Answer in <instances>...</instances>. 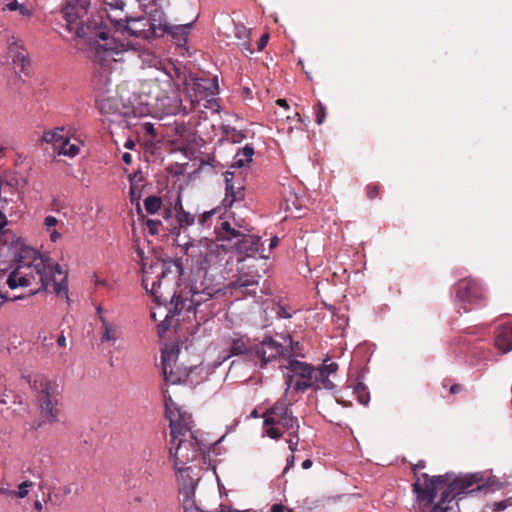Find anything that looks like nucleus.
I'll return each mask as SVG.
<instances>
[{
	"mask_svg": "<svg viewBox=\"0 0 512 512\" xmlns=\"http://www.w3.org/2000/svg\"><path fill=\"white\" fill-rule=\"evenodd\" d=\"M96 313L98 315V318L99 320L102 322V318H106L105 315H104V309L102 308V306H97L96 307Z\"/></svg>",
	"mask_w": 512,
	"mask_h": 512,
	"instance_id": "obj_55",
	"label": "nucleus"
},
{
	"mask_svg": "<svg viewBox=\"0 0 512 512\" xmlns=\"http://www.w3.org/2000/svg\"><path fill=\"white\" fill-rule=\"evenodd\" d=\"M424 467H425V463H424V461H419V462L415 465V467H414V472L416 473V470H417V469H423Z\"/></svg>",
	"mask_w": 512,
	"mask_h": 512,
	"instance_id": "obj_63",
	"label": "nucleus"
},
{
	"mask_svg": "<svg viewBox=\"0 0 512 512\" xmlns=\"http://www.w3.org/2000/svg\"><path fill=\"white\" fill-rule=\"evenodd\" d=\"M293 512L292 509L285 508L282 504H274L271 507V512Z\"/></svg>",
	"mask_w": 512,
	"mask_h": 512,
	"instance_id": "obj_49",
	"label": "nucleus"
},
{
	"mask_svg": "<svg viewBox=\"0 0 512 512\" xmlns=\"http://www.w3.org/2000/svg\"><path fill=\"white\" fill-rule=\"evenodd\" d=\"M60 236H61V235H60V233H58V231L53 230V231H51V233H50V240H51L52 242H56V241L60 238Z\"/></svg>",
	"mask_w": 512,
	"mask_h": 512,
	"instance_id": "obj_56",
	"label": "nucleus"
},
{
	"mask_svg": "<svg viewBox=\"0 0 512 512\" xmlns=\"http://www.w3.org/2000/svg\"><path fill=\"white\" fill-rule=\"evenodd\" d=\"M217 240L227 242L228 249H234L247 257L255 255L261 246V238L255 235L244 234L231 227L228 221H222L215 228Z\"/></svg>",
	"mask_w": 512,
	"mask_h": 512,
	"instance_id": "obj_11",
	"label": "nucleus"
},
{
	"mask_svg": "<svg viewBox=\"0 0 512 512\" xmlns=\"http://www.w3.org/2000/svg\"><path fill=\"white\" fill-rule=\"evenodd\" d=\"M0 495L14 496V490H10L8 488L1 487Z\"/></svg>",
	"mask_w": 512,
	"mask_h": 512,
	"instance_id": "obj_53",
	"label": "nucleus"
},
{
	"mask_svg": "<svg viewBox=\"0 0 512 512\" xmlns=\"http://www.w3.org/2000/svg\"><path fill=\"white\" fill-rule=\"evenodd\" d=\"M448 475H440L430 477L426 473L417 475L414 483V491L417 494V498L420 502L422 512H426L432 507L433 500L438 491L443 492L447 485L452 482Z\"/></svg>",
	"mask_w": 512,
	"mask_h": 512,
	"instance_id": "obj_12",
	"label": "nucleus"
},
{
	"mask_svg": "<svg viewBox=\"0 0 512 512\" xmlns=\"http://www.w3.org/2000/svg\"><path fill=\"white\" fill-rule=\"evenodd\" d=\"M8 53L13 64L23 61V59L28 56L27 51L18 41H13L9 44Z\"/></svg>",
	"mask_w": 512,
	"mask_h": 512,
	"instance_id": "obj_27",
	"label": "nucleus"
},
{
	"mask_svg": "<svg viewBox=\"0 0 512 512\" xmlns=\"http://www.w3.org/2000/svg\"><path fill=\"white\" fill-rule=\"evenodd\" d=\"M143 185H137L136 183H134L132 181L131 185H130V199H131V202H138V200L140 199V192H139V189L140 187H142ZM137 205L139 206V203H137Z\"/></svg>",
	"mask_w": 512,
	"mask_h": 512,
	"instance_id": "obj_39",
	"label": "nucleus"
},
{
	"mask_svg": "<svg viewBox=\"0 0 512 512\" xmlns=\"http://www.w3.org/2000/svg\"><path fill=\"white\" fill-rule=\"evenodd\" d=\"M166 417L169 420V458L177 472H182L189 462L200 454L201 447L192 431L191 416L182 413L171 399H166Z\"/></svg>",
	"mask_w": 512,
	"mask_h": 512,
	"instance_id": "obj_3",
	"label": "nucleus"
},
{
	"mask_svg": "<svg viewBox=\"0 0 512 512\" xmlns=\"http://www.w3.org/2000/svg\"><path fill=\"white\" fill-rule=\"evenodd\" d=\"M122 160L124 163L126 164H131L132 163V156L130 153L126 152L122 155Z\"/></svg>",
	"mask_w": 512,
	"mask_h": 512,
	"instance_id": "obj_54",
	"label": "nucleus"
},
{
	"mask_svg": "<svg viewBox=\"0 0 512 512\" xmlns=\"http://www.w3.org/2000/svg\"><path fill=\"white\" fill-rule=\"evenodd\" d=\"M353 394L357 397L358 401L363 404L367 405L370 400V393L368 391V388L365 384L362 382H358L353 386Z\"/></svg>",
	"mask_w": 512,
	"mask_h": 512,
	"instance_id": "obj_30",
	"label": "nucleus"
},
{
	"mask_svg": "<svg viewBox=\"0 0 512 512\" xmlns=\"http://www.w3.org/2000/svg\"><path fill=\"white\" fill-rule=\"evenodd\" d=\"M24 379L34 392L42 415L50 421H55L58 416L57 405L60 400V390L57 381L41 373H30L24 376Z\"/></svg>",
	"mask_w": 512,
	"mask_h": 512,
	"instance_id": "obj_7",
	"label": "nucleus"
},
{
	"mask_svg": "<svg viewBox=\"0 0 512 512\" xmlns=\"http://www.w3.org/2000/svg\"><path fill=\"white\" fill-rule=\"evenodd\" d=\"M463 390V387L460 385V384H453L451 387H450V393L451 394H456V393H459Z\"/></svg>",
	"mask_w": 512,
	"mask_h": 512,
	"instance_id": "obj_52",
	"label": "nucleus"
},
{
	"mask_svg": "<svg viewBox=\"0 0 512 512\" xmlns=\"http://www.w3.org/2000/svg\"><path fill=\"white\" fill-rule=\"evenodd\" d=\"M2 181H3V189L2 191H6L7 189L9 190H12V189H15V187L17 186V180L12 178L10 180H5V179H2L0 178Z\"/></svg>",
	"mask_w": 512,
	"mask_h": 512,
	"instance_id": "obj_45",
	"label": "nucleus"
},
{
	"mask_svg": "<svg viewBox=\"0 0 512 512\" xmlns=\"http://www.w3.org/2000/svg\"><path fill=\"white\" fill-rule=\"evenodd\" d=\"M263 435L273 440H279L284 433L288 434L289 450L295 452L298 447L299 423L293 415L286 397L277 400L273 406L263 413Z\"/></svg>",
	"mask_w": 512,
	"mask_h": 512,
	"instance_id": "obj_4",
	"label": "nucleus"
},
{
	"mask_svg": "<svg viewBox=\"0 0 512 512\" xmlns=\"http://www.w3.org/2000/svg\"><path fill=\"white\" fill-rule=\"evenodd\" d=\"M93 279H94V284L96 286L98 285H106V283H104L100 278L99 276H97L96 274L93 275Z\"/></svg>",
	"mask_w": 512,
	"mask_h": 512,
	"instance_id": "obj_61",
	"label": "nucleus"
},
{
	"mask_svg": "<svg viewBox=\"0 0 512 512\" xmlns=\"http://www.w3.org/2000/svg\"><path fill=\"white\" fill-rule=\"evenodd\" d=\"M192 24L178 25V26H168L165 25L163 31L169 32L177 41L186 43L187 35L189 30L191 29Z\"/></svg>",
	"mask_w": 512,
	"mask_h": 512,
	"instance_id": "obj_25",
	"label": "nucleus"
},
{
	"mask_svg": "<svg viewBox=\"0 0 512 512\" xmlns=\"http://www.w3.org/2000/svg\"><path fill=\"white\" fill-rule=\"evenodd\" d=\"M177 221L179 224V229L181 230L191 226L195 222V218L192 214L181 208L179 211H177Z\"/></svg>",
	"mask_w": 512,
	"mask_h": 512,
	"instance_id": "obj_32",
	"label": "nucleus"
},
{
	"mask_svg": "<svg viewBox=\"0 0 512 512\" xmlns=\"http://www.w3.org/2000/svg\"><path fill=\"white\" fill-rule=\"evenodd\" d=\"M210 291L211 290H205V289H202V290H189V294H190V297H191V302L194 305H198L200 303V299H198V297H200L201 295H205V296H207V299H211L215 295V293H211Z\"/></svg>",
	"mask_w": 512,
	"mask_h": 512,
	"instance_id": "obj_33",
	"label": "nucleus"
},
{
	"mask_svg": "<svg viewBox=\"0 0 512 512\" xmlns=\"http://www.w3.org/2000/svg\"><path fill=\"white\" fill-rule=\"evenodd\" d=\"M187 90L192 99V102H199L200 100L208 97H213L218 93V83L216 79L209 78H195L191 82L186 83Z\"/></svg>",
	"mask_w": 512,
	"mask_h": 512,
	"instance_id": "obj_15",
	"label": "nucleus"
},
{
	"mask_svg": "<svg viewBox=\"0 0 512 512\" xmlns=\"http://www.w3.org/2000/svg\"><path fill=\"white\" fill-rule=\"evenodd\" d=\"M125 148L127 149H133L135 147V143L133 140H128L126 143H125Z\"/></svg>",
	"mask_w": 512,
	"mask_h": 512,
	"instance_id": "obj_62",
	"label": "nucleus"
},
{
	"mask_svg": "<svg viewBox=\"0 0 512 512\" xmlns=\"http://www.w3.org/2000/svg\"><path fill=\"white\" fill-rule=\"evenodd\" d=\"M313 462L310 459H306L302 462L303 469H309L312 466Z\"/></svg>",
	"mask_w": 512,
	"mask_h": 512,
	"instance_id": "obj_58",
	"label": "nucleus"
},
{
	"mask_svg": "<svg viewBox=\"0 0 512 512\" xmlns=\"http://www.w3.org/2000/svg\"><path fill=\"white\" fill-rule=\"evenodd\" d=\"M254 149L250 145H246L242 150L238 151L234 158L233 167L242 168L252 161Z\"/></svg>",
	"mask_w": 512,
	"mask_h": 512,
	"instance_id": "obj_26",
	"label": "nucleus"
},
{
	"mask_svg": "<svg viewBox=\"0 0 512 512\" xmlns=\"http://www.w3.org/2000/svg\"><path fill=\"white\" fill-rule=\"evenodd\" d=\"M129 179H130V184L132 183V180H133V182L136 183L137 185H143L142 184L143 177H142L141 173H134L129 176Z\"/></svg>",
	"mask_w": 512,
	"mask_h": 512,
	"instance_id": "obj_48",
	"label": "nucleus"
},
{
	"mask_svg": "<svg viewBox=\"0 0 512 512\" xmlns=\"http://www.w3.org/2000/svg\"><path fill=\"white\" fill-rule=\"evenodd\" d=\"M143 130L145 134L150 135L153 138H155L157 135L156 129L152 123H144Z\"/></svg>",
	"mask_w": 512,
	"mask_h": 512,
	"instance_id": "obj_44",
	"label": "nucleus"
},
{
	"mask_svg": "<svg viewBox=\"0 0 512 512\" xmlns=\"http://www.w3.org/2000/svg\"><path fill=\"white\" fill-rule=\"evenodd\" d=\"M486 486V480L481 473L466 474L453 478L443 490L440 500L426 512H460L459 500L462 495L480 491Z\"/></svg>",
	"mask_w": 512,
	"mask_h": 512,
	"instance_id": "obj_5",
	"label": "nucleus"
},
{
	"mask_svg": "<svg viewBox=\"0 0 512 512\" xmlns=\"http://www.w3.org/2000/svg\"><path fill=\"white\" fill-rule=\"evenodd\" d=\"M57 152L59 155L75 157L79 153V146L70 142V138L62 141L57 146Z\"/></svg>",
	"mask_w": 512,
	"mask_h": 512,
	"instance_id": "obj_29",
	"label": "nucleus"
},
{
	"mask_svg": "<svg viewBox=\"0 0 512 512\" xmlns=\"http://www.w3.org/2000/svg\"><path fill=\"white\" fill-rule=\"evenodd\" d=\"M268 40H269V34H263L259 41H258V50L261 51L263 50L266 46H267V43H268Z\"/></svg>",
	"mask_w": 512,
	"mask_h": 512,
	"instance_id": "obj_47",
	"label": "nucleus"
},
{
	"mask_svg": "<svg viewBox=\"0 0 512 512\" xmlns=\"http://www.w3.org/2000/svg\"><path fill=\"white\" fill-rule=\"evenodd\" d=\"M216 213V210H209V211H205L203 212L199 217H198V224L202 227H205V226H210V222H211V218L213 217V215Z\"/></svg>",
	"mask_w": 512,
	"mask_h": 512,
	"instance_id": "obj_37",
	"label": "nucleus"
},
{
	"mask_svg": "<svg viewBox=\"0 0 512 512\" xmlns=\"http://www.w3.org/2000/svg\"><path fill=\"white\" fill-rule=\"evenodd\" d=\"M89 4V0H72L62 9V14L69 31H74L77 37L88 38L92 42V84L99 92L100 112L108 114L117 109V102L108 97L105 98L104 95L110 91L113 63L120 60L119 56L126 51L127 45L117 41L114 35H110L109 28L102 21L100 23L95 20L88 23L83 21Z\"/></svg>",
	"mask_w": 512,
	"mask_h": 512,
	"instance_id": "obj_1",
	"label": "nucleus"
},
{
	"mask_svg": "<svg viewBox=\"0 0 512 512\" xmlns=\"http://www.w3.org/2000/svg\"><path fill=\"white\" fill-rule=\"evenodd\" d=\"M456 299L459 308L465 312L470 311L480 303L478 290H457Z\"/></svg>",
	"mask_w": 512,
	"mask_h": 512,
	"instance_id": "obj_22",
	"label": "nucleus"
},
{
	"mask_svg": "<svg viewBox=\"0 0 512 512\" xmlns=\"http://www.w3.org/2000/svg\"><path fill=\"white\" fill-rule=\"evenodd\" d=\"M225 184L226 193L223 199V205L226 208H231L235 203L242 202L244 200V187L241 185H235V183L233 182V173L226 172Z\"/></svg>",
	"mask_w": 512,
	"mask_h": 512,
	"instance_id": "obj_18",
	"label": "nucleus"
},
{
	"mask_svg": "<svg viewBox=\"0 0 512 512\" xmlns=\"http://www.w3.org/2000/svg\"><path fill=\"white\" fill-rule=\"evenodd\" d=\"M495 347L502 353L512 350V321L498 325L495 331Z\"/></svg>",
	"mask_w": 512,
	"mask_h": 512,
	"instance_id": "obj_19",
	"label": "nucleus"
},
{
	"mask_svg": "<svg viewBox=\"0 0 512 512\" xmlns=\"http://www.w3.org/2000/svg\"><path fill=\"white\" fill-rule=\"evenodd\" d=\"M16 268L7 278L8 288L30 286L31 279L26 270H34L40 277L41 288H67L68 271L48 256L42 255L31 247H22L15 256Z\"/></svg>",
	"mask_w": 512,
	"mask_h": 512,
	"instance_id": "obj_2",
	"label": "nucleus"
},
{
	"mask_svg": "<svg viewBox=\"0 0 512 512\" xmlns=\"http://www.w3.org/2000/svg\"><path fill=\"white\" fill-rule=\"evenodd\" d=\"M57 344L60 346V347H65L66 346V338L63 334H61L58 338H57Z\"/></svg>",
	"mask_w": 512,
	"mask_h": 512,
	"instance_id": "obj_57",
	"label": "nucleus"
},
{
	"mask_svg": "<svg viewBox=\"0 0 512 512\" xmlns=\"http://www.w3.org/2000/svg\"><path fill=\"white\" fill-rule=\"evenodd\" d=\"M146 225L151 234H157L159 232V226L161 225V222L158 220L149 219L147 220Z\"/></svg>",
	"mask_w": 512,
	"mask_h": 512,
	"instance_id": "obj_42",
	"label": "nucleus"
},
{
	"mask_svg": "<svg viewBox=\"0 0 512 512\" xmlns=\"http://www.w3.org/2000/svg\"><path fill=\"white\" fill-rule=\"evenodd\" d=\"M144 207L147 213L149 214H155L157 213L161 207H162V200L159 196H148L144 200Z\"/></svg>",
	"mask_w": 512,
	"mask_h": 512,
	"instance_id": "obj_31",
	"label": "nucleus"
},
{
	"mask_svg": "<svg viewBox=\"0 0 512 512\" xmlns=\"http://www.w3.org/2000/svg\"><path fill=\"white\" fill-rule=\"evenodd\" d=\"M380 193V185L378 184H368L366 186V196L368 199H375Z\"/></svg>",
	"mask_w": 512,
	"mask_h": 512,
	"instance_id": "obj_38",
	"label": "nucleus"
},
{
	"mask_svg": "<svg viewBox=\"0 0 512 512\" xmlns=\"http://www.w3.org/2000/svg\"><path fill=\"white\" fill-rule=\"evenodd\" d=\"M478 286H480L479 280L476 278H472V277L463 278L458 282V288H461V289L476 288Z\"/></svg>",
	"mask_w": 512,
	"mask_h": 512,
	"instance_id": "obj_36",
	"label": "nucleus"
},
{
	"mask_svg": "<svg viewBox=\"0 0 512 512\" xmlns=\"http://www.w3.org/2000/svg\"><path fill=\"white\" fill-rule=\"evenodd\" d=\"M58 224V220L54 216H47L44 219V225L47 227V229H50L51 227H54Z\"/></svg>",
	"mask_w": 512,
	"mask_h": 512,
	"instance_id": "obj_46",
	"label": "nucleus"
},
{
	"mask_svg": "<svg viewBox=\"0 0 512 512\" xmlns=\"http://www.w3.org/2000/svg\"><path fill=\"white\" fill-rule=\"evenodd\" d=\"M176 241L179 246L184 247L187 261H191L192 268H196L199 272L202 271L204 273L207 272L208 268L215 263L217 258L227 249L225 245H220L208 239L194 242L188 241L183 244H180L178 239H176Z\"/></svg>",
	"mask_w": 512,
	"mask_h": 512,
	"instance_id": "obj_9",
	"label": "nucleus"
},
{
	"mask_svg": "<svg viewBox=\"0 0 512 512\" xmlns=\"http://www.w3.org/2000/svg\"><path fill=\"white\" fill-rule=\"evenodd\" d=\"M298 356H290L283 362L282 369L286 376L287 389L305 392L309 388L320 389L316 368L306 362L297 360Z\"/></svg>",
	"mask_w": 512,
	"mask_h": 512,
	"instance_id": "obj_10",
	"label": "nucleus"
},
{
	"mask_svg": "<svg viewBox=\"0 0 512 512\" xmlns=\"http://www.w3.org/2000/svg\"><path fill=\"white\" fill-rule=\"evenodd\" d=\"M7 9L10 11L19 10L21 14H26L27 9L24 5L20 4L17 0H13L10 3L7 4Z\"/></svg>",
	"mask_w": 512,
	"mask_h": 512,
	"instance_id": "obj_41",
	"label": "nucleus"
},
{
	"mask_svg": "<svg viewBox=\"0 0 512 512\" xmlns=\"http://www.w3.org/2000/svg\"><path fill=\"white\" fill-rule=\"evenodd\" d=\"M254 344L249 337L238 333L226 340L229 356H245L250 361L253 359Z\"/></svg>",
	"mask_w": 512,
	"mask_h": 512,
	"instance_id": "obj_17",
	"label": "nucleus"
},
{
	"mask_svg": "<svg viewBox=\"0 0 512 512\" xmlns=\"http://www.w3.org/2000/svg\"><path fill=\"white\" fill-rule=\"evenodd\" d=\"M183 275V266L180 259H169L163 261L161 265V274L159 282L154 281L151 288H160L163 284L165 286L174 285L177 288L181 286V276Z\"/></svg>",
	"mask_w": 512,
	"mask_h": 512,
	"instance_id": "obj_14",
	"label": "nucleus"
},
{
	"mask_svg": "<svg viewBox=\"0 0 512 512\" xmlns=\"http://www.w3.org/2000/svg\"><path fill=\"white\" fill-rule=\"evenodd\" d=\"M276 104L283 108H288V103L285 99H278L276 100Z\"/></svg>",
	"mask_w": 512,
	"mask_h": 512,
	"instance_id": "obj_59",
	"label": "nucleus"
},
{
	"mask_svg": "<svg viewBox=\"0 0 512 512\" xmlns=\"http://www.w3.org/2000/svg\"><path fill=\"white\" fill-rule=\"evenodd\" d=\"M120 337V327L115 322L109 321L107 318H102L100 342L102 344L107 343L109 345H115Z\"/></svg>",
	"mask_w": 512,
	"mask_h": 512,
	"instance_id": "obj_21",
	"label": "nucleus"
},
{
	"mask_svg": "<svg viewBox=\"0 0 512 512\" xmlns=\"http://www.w3.org/2000/svg\"><path fill=\"white\" fill-rule=\"evenodd\" d=\"M117 31H125L131 36L138 38H149L155 34V25L149 22V19L138 18L129 20L125 15L123 18V26H114Z\"/></svg>",
	"mask_w": 512,
	"mask_h": 512,
	"instance_id": "obj_16",
	"label": "nucleus"
},
{
	"mask_svg": "<svg viewBox=\"0 0 512 512\" xmlns=\"http://www.w3.org/2000/svg\"><path fill=\"white\" fill-rule=\"evenodd\" d=\"M261 276H252L249 274H244L239 278V283H230L227 288H247L248 286H258L260 285Z\"/></svg>",
	"mask_w": 512,
	"mask_h": 512,
	"instance_id": "obj_28",
	"label": "nucleus"
},
{
	"mask_svg": "<svg viewBox=\"0 0 512 512\" xmlns=\"http://www.w3.org/2000/svg\"><path fill=\"white\" fill-rule=\"evenodd\" d=\"M149 291L155 303L152 307L151 318L158 321V316L163 317V320H160L157 325V333L160 337H163L171 326V319L184 308L182 290Z\"/></svg>",
	"mask_w": 512,
	"mask_h": 512,
	"instance_id": "obj_8",
	"label": "nucleus"
},
{
	"mask_svg": "<svg viewBox=\"0 0 512 512\" xmlns=\"http://www.w3.org/2000/svg\"><path fill=\"white\" fill-rule=\"evenodd\" d=\"M180 349L178 345L165 346L162 349L161 367L164 381L168 384H179L189 376V369L177 364Z\"/></svg>",
	"mask_w": 512,
	"mask_h": 512,
	"instance_id": "obj_13",
	"label": "nucleus"
},
{
	"mask_svg": "<svg viewBox=\"0 0 512 512\" xmlns=\"http://www.w3.org/2000/svg\"><path fill=\"white\" fill-rule=\"evenodd\" d=\"M314 111H315V122L318 125H321L322 123H324L325 118H326V114H327L326 107L320 101H318L317 104L314 106Z\"/></svg>",
	"mask_w": 512,
	"mask_h": 512,
	"instance_id": "obj_34",
	"label": "nucleus"
},
{
	"mask_svg": "<svg viewBox=\"0 0 512 512\" xmlns=\"http://www.w3.org/2000/svg\"><path fill=\"white\" fill-rule=\"evenodd\" d=\"M33 486V483L29 480L22 482L18 486V491H14V496L18 498H25L29 493V488Z\"/></svg>",
	"mask_w": 512,
	"mask_h": 512,
	"instance_id": "obj_35",
	"label": "nucleus"
},
{
	"mask_svg": "<svg viewBox=\"0 0 512 512\" xmlns=\"http://www.w3.org/2000/svg\"><path fill=\"white\" fill-rule=\"evenodd\" d=\"M69 139L68 134L65 133L64 127H57L52 131H47L43 134V141L46 143H52L54 149L64 140Z\"/></svg>",
	"mask_w": 512,
	"mask_h": 512,
	"instance_id": "obj_24",
	"label": "nucleus"
},
{
	"mask_svg": "<svg viewBox=\"0 0 512 512\" xmlns=\"http://www.w3.org/2000/svg\"><path fill=\"white\" fill-rule=\"evenodd\" d=\"M282 342L265 337L260 343L254 344L253 359L256 365L263 368L270 362L278 361L282 368L290 356H303V347L299 342H293L291 336L282 337Z\"/></svg>",
	"mask_w": 512,
	"mask_h": 512,
	"instance_id": "obj_6",
	"label": "nucleus"
},
{
	"mask_svg": "<svg viewBox=\"0 0 512 512\" xmlns=\"http://www.w3.org/2000/svg\"><path fill=\"white\" fill-rule=\"evenodd\" d=\"M294 462H295V457L294 455L292 454L290 457L287 458V461H286V467L284 469V473L286 471H288L290 468H292L294 466Z\"/></svg>",
	"mask_w": 512,
	"mask_h": 512,
	"instance_id": "obj_51",
	"label": "nucleus"
},
{
	"mask_svg": "<svg viewBox=\"0 0 512 512\" xmlns=\"http://www.w3.org/2000/svg\"><path fill=\"white\" fill-rule=\"evenodd\" d=\"M338 364L335 362L324 363L322 367L316 368L320 389H332L333 382L329 379L331 374L336 373Z\"/></svg>",
	"mask_w": 512,
	"mask_h": 512,
	"instance_id": "obj_23",
	"label": "nucleus"
},
{
	"mask_svg": "<svg viewBox=\"0 0 512 512\" xmlns=\"http://www.w3.org/2000/svg\"><path fill=\"white\" fill-rule=\"evenodd\" d=\"M17 69H19L20 73H23L24 75H28V70L30 67V59L28 56H26L23 61H19L18 63L14 64Z\"/></svg>",
	"mask_w": 512,
	"mask_h": 512,
	"instance_id": "obj_40",
	"label": "nucleus"
},
{
	"mask_svg": "<svg viewBox=\"0 0 512 512\" xmlns=\"http://www.w3.org/2000/svg\"><path fill=\"white\" fill-rule=\"evenodd\" d=\"M278 243V238L277 237H274L273 239H271V243H270V246L271 247H274L276 246Z\"/></svg>",
	"mask_w": 512,
	"mask_h": 512,
	"instance_id": "obj_64",
	"label": "nucleus"
},
{
	"mask_svg": "<svg viewBox=\"0 0 512 512\" xmlns=\"http://www.w3.org/2000/svg\"><path fill=\"white\" fill-rule=\"evenodd\" d=\"M55 291H56L57 297H59V298H61L63 300H66V301L69 300L68 290L59 289V290H55Z\"/></svg>",
	"mask_w": 512,
	"mask_h": 512,
	"instance_id": "obj_50",
	"label": "nucleus"
},
{
	"mask_svg": "<svg viewBox=\"0 0 512 512\" xmlns=\"http://www.w3.org/2000/svg\"><path fill=\"white\" fill-rule=\"evenodd\" d=\"M103 5V10L114 26H123V18L121 15L124 13L123 9L125 3L123 0H99Z\"/></svg>",
	"mask_w": 512,
	"mask_h": 512,
	"instance_id": "obj_20",
	"label": "nucleus"
},
{
	"mask_svg": "<svg viewBox=\"0 0 512 512\" xmlns=\"http://www.w3.org/2000/svg\"><path fill=\"white\" fill-rule=\"evenodd\" d=\"M242 138H243V135L240 132H235L232 135L233 142H239L240 139H242Z\"/></svg>",
	"mask_w": 512,
	"mask_h": 512,
	"instance_id": "obj_60",
	"label": "nucleus"
},
{
	"mask_svg": "<svg viewBox=\"0 0 512 512\" xmlns=\"http://www.w3.org/2000/svg\"><path fill=\"white\" fill-rule=\"evenodd\" d=\"M508 500L499 501L493 504L492 511L493 512H501L504 511L508 507Z\"/></svg>",
	"mask_w": 512,
	"mask_h": 512,
	"instance_id": "obj_43",
	"label": "nucleus"
}]
</instances>
